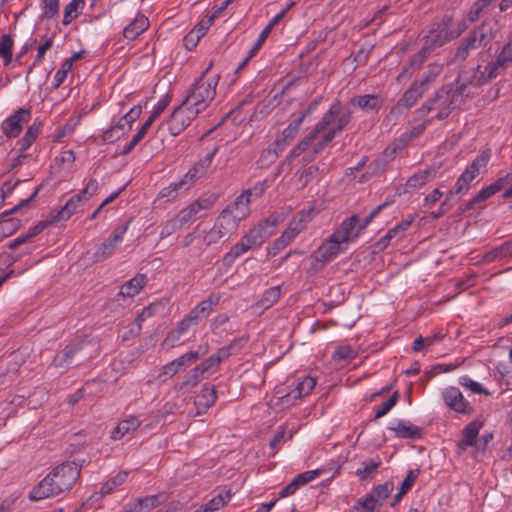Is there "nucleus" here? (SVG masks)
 <instances>
[{
	"instance_id": "nucleus-1",
	"label": "nucleus",
	"mask_w": 512,
	"mask_h": 512,
	"mask_svg": "<svg viewBox=\"0 0 512 512\" xmlns=\"http://www.w3.org/2000/svg\"><path fill=\"white\" fill-rule=\"evenodd\" d=\"M473 85L470 73L461 72L452 87H441L430 96L419 109L421 115L436 112L432 119L444 120L452 110L463 101L464 98L473 94Z\"/></svg>"
},
{
	"instance_id": "nucleus-2",
	"label": "nucleus",
	"mask_w": 512,
	"mask_h": 512,
	"mask_svg": "<svg viewBox=\"0 0 512 512\" xmlns=\"http://www.w3.org/2000/svg\"><path fill=\"white\" fill-rule=\"evenodd\" d=\"M81 470L82 464L76 461L59 464L31 490L30 500L38 501L69 491L79 479Z\"/></svg>"
},
{
	"instance_id": "nucleus-3",
	"label": "nucleus",
	"mask_w": 512,
	"mask_h": 512,
	"mask_svg": "<svg viewBox=\"0 0 512 512\" xmlns=\"http://www.w3.org/2000/svg\"><path fill=\"white\" fill-rule=\"evenodd\" d=\"M342 105L339 100H336L329 110L323 115L321 120L315 125L313 130L304 138L298 147L293 149L290 156H298L304 151L308 145L313 141L317 135L323 133L322 140L319 143L320 148L326 146L331 142L336 135L340 134L345 127L350 123L352 116L351 112L347 111L341 114Z\"/></svg>"
},
{
	"instance_id": "nucleus-4",
	"label": "nucleus",
	"mask_w": 512,
	"mask_h": 512,
	"mask_svg": "<svg viewBox=\"0 0 512 512\" xmlns=\"http://www.w3.org/2000/svg\"><path fill=\"white\" fill-rule=\"evenodd\" d=\"M512 63V31L508 37L507 43L503 46L496 59L486 66L477 65V67L465 71L470 73L473 87H480L493 78L504 73Z\"/></svg>"
},
{
	"instance_id": "nucleus-5",
	"label": "nucleus",
	"mask_w": 512,
	"mask_h": 512,
	"mask_svg": "<svg viewBox=\"0 0 512 512\" xmlns=\"http://www.w3.org/2000/svg\"><path fill=\"white\" fill-rule=\"evenodd\" d=\"M495 24L492 22H483L465 37L457 47L453 62L465 61L472 51L486 47L495 38Z\"/></svg>"
},
{
	"instance_id": "nucleus-6",
	"label": "nucleus",
	"mask_w": 512,
	"mask_h": 512,
	"mask_svg": "<svg viewBox=\"0 0 512 512\" xmlns=\"http://www.w3.org/2000/svg\"><path fill=\"white\" fill-rule=\"evenodd\" d=\"M211 67L212 63H210V65L202 72L201 76L192 86L191 91L184 99V101L194 107L198 113L205 110L216 95V86L220 76L215 75L212 78H207V74Z\"/></svg>"
},
{
	"instance_id": "nucleus-7",
	"label": "nucleus",
	"mask_w": 512,
	"mask_h": 512,
	"mask_svg": "<svg viewBox=\"0 0 512 512\" xmlns=\"http://www.w3.org/2000/svg\"><path fill=\"white\" fill-rule=\"evenodd\" d=\"M490 156L491 154L489 150L481 152L458 177L453 189L450 191V195L466 194L471 188L472 182L479 176L481 172L485 171L490 160Z\"/></svg>"
},
{
	"instance_id": "nucleus-8",
	"label": "nucleus",
	"mask_w": 512,
	"mask_h": 512,
	"mask_svg": "<svg viewBox=\"0 0 512 512\" xmlns=\"http://www.w3.org/2000/svg\"><path fill=\"white\" fill-rule=\"evenodd\" d=\"M199 113L194 107L190 106L184 100L174 109L170 118L168 119V130L173 136L179 135L197 117Z\"/></svg>"
},
{
	"instance_id": "nucleus-9",
	"label": "nucleus",
	"mask_w": 512,
	"mask_h": 512,
	"mask_svg": "<svg viewBox=\"0 0 512 512\" xmlns=\"http://www.w3.org/2000/svg\"><path fill=\"white\" fill-rule=\"evenodd\" d=\"M41 188H42V184H40L35 189V191L31 194V196L29 198L21 200L12 209L0 214V241L2 239H4L5 237L12 235L21 226V221L19 219H17V218L6 219V217L16 213L21 208L27 207L37 197Z\"/></svg>"
},
{
	"instance_id": "nucleus-10",
	"label": "nucleus",
	"mask_w": 512,
	"mask_h": 512,
	"mask_svg": "<svg viewBox=\"0 0 512 512\" xmlns=\"http://www.w3.org/2000/svg\"><path fill=\"white\" fill-rule=\"evenodd\" d=\"M502 177L497 179L492 184L482 188L475 196H473L470 200H468L463 206L459 207V211L462 214L467 213L470 210H474L477 208H482L481 204L495 195L497 192L501 191L504 185L507 182V178Z\"/></svg>"
},
{
	"instance_id": "nucleus-11",
	"label": "nucleus",
	"mask_w": 512,
	"mask_h": 512,
	"mask_svg": "<svg viewBox=\"0 0 512 512\" xmlns=\"http://www.w3.org/2000/svg\"><path fill=\"white\" fill-rule=\"evenodd\" d=\"M442 399L448 408L458 414L472 415L474 413L473 406L464 398L457 387L451 386L444 389Z\"/></svg>"
},
{
	"instance_id": "nucleus-12",
	"label": "nucleus",
	"mask_w": 512,
	"mask_h": 512,
	"mask_svg": "<svg viewBox=\"0 0 512 512\" xmlns=\"http://www.w3.org/2000/svg\"><path fill=\"white\" fill-rule=\"evenodd\" d=\"M452 34L453 17L451 15H444L439 21L434 22L428 32L430 40L440 47L455 39Z\"/></svg>"
},
{
	"instance_id": "nucleus-13",
	"label": "nucleus",
	"mask_w": 512,
	"mask_h": 512,
	"mask_svg": "<svg viewBox=\"0 0 512 512\" xmlns=\"http://www.w3.org/2000/svg\"><path fill=\"white\" fill-rule=\"evenodd\" d=\"M31 118L29 109L20 108L10 117H8L1 125L2 132L8 138L17 137L23 128V124L27 123Z\"/></svg>"
},
{
	"instance_id": "nucleus-14",
	"label": "nucleus",
	"mask_w": 512,
	"mask_h": 512,
	"mask_svg": "<svg viewBox=\"0 0 512 512\" xmlns=\"http://www.w3.org/2000/svg\"><path fill=\"white\" fill-rule=\"evenodd\" d=\"M127 228L128 225L126 224L115 229L113 233L100 245L99 249L94 254L96 262L103 261L113 254L118 243L122 241Z\"/></svg>"
},
{
	"instance_id": "nucleus-15",
	"label": "nucleus",
	"mask_w": 512,
	"mask_h": 512,
	"mask_svg": "<svg viewBox=\"0 0 512 512\" xmlns=\"http://www.w3.org/2000/svg\"><path fill=\"white\" fill-rule=\"evenodd\" d=\"M213 204L214 201L210 198L197 199L188 207L182 209L175 217L183 228V226L192 221L201 210H208Z\"/></svg>"
},
{
	"instance_id": "nucleus-16",
	"label": "nucleus",
	"mask_w": 512,
	"mask_h": 512,
	"mask_svg": "<svg viewBox=\"0 0 512 512\" xmlns=\"http://www.w3.org/2000/svg\"><path fill=\"white\" fill-rule=\"evenodd\" d=\"M483 424V421L475 419L464 427L462 430L461 439L457 442V449L459 452H463L468 447L477 445L479 431Z\"/></svg>"
},
{
	"instance_id": "nucleus-17",
	"label": "nucleus",
	"mask_w": 512,
	"mask_h": 512,
	"mask_svg": "<svg viewBox=\"0 0 512 512\" xmlns=\"http://www.w3.org/2000/svg\"><path fill=\"white\" fill-rule=\"evenodd\" d=\"M217 151L218 148L215 147L211 152H209L205 157L198 160L193 165V167L188 170V172L182 178L183 180H186L187 185L194 183L196 179H199L206 173Z\"/></svg>"
},
{
	"instance_id": "nucleus-18",
	"label": "nucleus",
	"mask_w": 512,
	"mask_h": 512,
	"mask_svg": "<svg viewBox=\"0 0 512 512\" xmlns=\"http://www.w3.org/2000/svg\"><path fill=\"white\" fill-rule=\"evenodd\" d=\"M217 151L218 148L215 147L211 152H209L205 157L198 160L193 165V167L188 170V172L182 178L183 180H186L187 185L194 183L196 179H199L206 173Z\"/></svg>"
},
{
	"instance_id": "nucleus-19",
	"label": "nucleus",
	"mask_w": 512,
	"mask_h": 512,
	"mask_svg": "<svg viewBox=\"0 0 512 512\" xmlns=\"http://www.w3.org/2000/svg\"><path fill=\"white\" fill-rule=\"evenodd\" d=\"M343 243L338 239L333 238L331 234L328 239H326L322 245L316 250L315 256L318 261L321 262H329L334 257H336L341 251V245Z\"/></svg>"
},
{
	"instance_id": "nucleus-20",
	"label": "nucleus",
	"mask_w": 512,
	"mask_h": 512,
	"mask_svg": "<svg viewBox=\"0 0 512 512\" xmlns=\"http://www.w3.org/2000/svg\"><path fill=\"white\" fill-rule=\"evenodd\" d=\"M213 227L224 237V242H226L237 232L239 224L229 216L228 212L222 211Z\"/></svg>"
},
{
	"instance_id": "nucleus-21",
	"label": "nucleus",
	"mask_w": 512,
	"mask_h": 512,
	"mask_svg": "<svg viewBox=\"0 0 512 512\" xmlns=\"http://www.w3.org/2000/svg\"><path fill=\"white\" fill-rule=\"evenodd\" d=\"M249 203V199H245L244 195L241 193L223 211L228 212L229 216L239 224V222L245 219L249 214Z\"/></svg>"
},
{
	"instance_id": "nucleus-22",
	"label": "nucleus",
	"mask_w": 512,
	"mask_h": 512,
	"mask_svg": "<svg viewBox=\"0 0 512 512\" xmlns=\"http://www.w3.org/2000/svg\"><path fill=\"white\" fill-rule=\"evenodd\" d=\"M84 203L85 201L78 194H75L66 202V204L59 211H57L56 213H50L49 215L54 224L58 221H66L74 213H76L77 209Z\"/></svg>"
},
{
	"instance_id": "nucleus-23",
	"label": "nucleus",
	"mask_w": 512,
	"mask_h": 512,
	"mask_svg": "<svg viewBox=\"0 0 512 512\" xmlns=\"http://www.w3.org/2000/svg\"><path fill=\"white\" fill-rule=\"evenodd\" d=\"M397 438L419 440L423 437V429L412 425L409 421H399L394 427L389 428Z\"/></svg>"
},
{
	"instance_id": "nucleus-24",
	"label": "nucleus",
	"mask_w": 512,
	"mask_h": 512,
	"mask_svg": "<svg viewBox=\"0 0 512 512\" xmlns=\"http://www.w3.org/2000/svg\"><path fill=\"white\" fill-rule=\"evenodd\" d=\"M148 282L146 274L138 273L132 279L121 285L118 295L122 297H134L145 287Z\"/></svg>"
},
{
	"instance_id": "nucleus-25",
	"label": "nucleus",
	"mask_w": 512,
	"mask_h": 512,
	"mask_svg": "<svg viewBox=\"0 0 512 512\" xmlns=\"http://www.w3.org/2000/svg\"><path fill=\"white\" fill-rule=\"evenodd\" d=\"M272 233L273 231L271 229H268L264 224L259 223L256 227L250 229V231L242 238L251 249L253 247L261 246Z\"/></svg>"
},
{
	"instance_id": "nucleus-26",
	"label": "nucleus",
	"mask_w": 512,
	"mask_h": 512,
	"mask_svg": "<svg viewBox=\"0 0 512 512\" xmlns=\"http://www.w3.org/2000/svg\"><path fill=\"white\" fill-rule=\"evenodd\" d=\"M358 223V217L352 215L345 219L340 226L332 233L333 238L338 239L342 243H347L349 240L357 237V233L353 235L356 224Z\"/></svg>"
},
{
	"instance_id": "nucleus-27",
	"label": "nucleus",
	"mask_w": 512,
	"mask_h": 512,
	"mask_svg": "<svg viewBox=\"0 0 512 512\" xmlns=\"http://www.w3.org/2000/svg\"><path fill=\"white\" fill-rule=\"evenodd\" d=\"M217 399L215 386H204L200 393L196 396L195 405L198 408V414L206 412Z\"/></svg>"
},
{
	"instance_id": "nucleus-28",
	"label": "nucleus",
	"mask_w": 512,
	"mask_h": 512,
	"mask_svg": "<svg viewBox=\"0 0 512 512\" xmlns=\"http://www.w3.org/2000/svg\"><path fill=\"white\" fill-rule=\"evenodd\" d=\"M443 65L437 62L430 63L427 70L423 73L420 79L414 81L422 91H427L429 87L434 83L436 78L441 74Z\"/></svg>"
},
{
	"instance_id": "nucleus-29",
	"label": "nucleus",
	"mask_w": 512,
	"mask_h": 512,
	"mask_svg": "<svg viewBox=\"0 0 512 512\" xmlns=\"http://www.w3.org/2000/svg\"><path fill=\"white\" fill-rule=\"evenodd\" d=\"M148 27V18L142 14H138L136 18L124 28L123 35L126 39L134 40Z\"/></svg>"
},
{
	"instance_id": "nucleus-30",
	"label": "nucleus",
	"mask_w": 512,
	"mask_h": 512,
	"mask_svg": "<svg viewBox=\"0 0 512 512\" xmlns=\"http://www.w3.org/2000/svg\"><path fill=\"white\" fill-rule=\"evenodd\" d=\"M141 422L137 417L131 416L128 419L122 420L113 429L111 438L113 440H120L125 435L136 431L140 427Z\"/></svg>"
},
{
	"instance_id": "nucleus-31",
	"label": "nucleus",
	"mask_w": 512,
	"mask_h": 512,
	"mask_svg": "<svg viewBox=\"0 0 512 512\" xmlns=\"http://www.w3.org/2000/svg\"><path fill=\"white\" fill-rule=\"evenodd\" d=\"M83 348L82 343H70L63 351L62 355H56L53 359L55 367H67L71 364L72 359L80 353Z\"/></svg>"
},
{
	"instance_id": "nucleus-32",
	"label": "nucleus",
	"mask_w": 512,
	"mask_h": 512,
	"mask_svg": "<svg viewBox=\"0 0 512 512\" xmlns=\"http://www.w3.org/2000/svg\"><path fill=\"white\" fill-rule=\"evenodd\" d=\"M313 209L309 208L308 210H303L298 212L290 222V240L296 237L300 232H302L307 223H309L312 219Z\"/></svg>"
},
{
	"instance_id": "nucleus-33",
	"label": "nucleus",
	"mask_w": 512,
	"mask_h": 512,
	"mask_svg": "<svg viewBox=\"0 0 512 512\" xmlns=\"http://www.w3.org/2000/svg\"><path fill=\"white\" fill-rule=\"evenodd\" d=\"M425 91H422L415 83H412L411 86L403 93L401 98L398 100L396 104V108L400 110L401 108L409 109L411 108L417 100L424 94Z\"/></svg>"
},
{
	"instance_id": "nucleus-34",
	"label": "nucleus",
	"mask_w": 512,
	"mask_h": 512,
	"mask_svg": "<svg viewBox=\"0 0 512 512\" xmlns=\"http://www.w3.org/2000/svg\"><path fill=\"white\" fill-rule=\"evenodd\" d=\"M394 485L392 482H385L379 484L372 490L371 493L365 496V498H372V504L376 508L381 506L383 502L390 496L393 491Z\"/></svg>"
},
{
	"instance_id": "nucleus-35",
	"label": "nucleus",
	"mask_w": 512,
	"mask_h": 512,
	"mask_svg": "<svg viewBox=\"0 0 512 512\" xmlns=\"http://www.w3.org/2000/svg\"><path fill=\"white\" fill-rule=\"evenodd\" d=\"M296 381L295 389L290 390V397H293L294 399H300L307 396L316 385V379L310 376H305L302 379L297 378Z\"/></svg>"
},
{
	"instance_id": "nucleus-36",
	"label": "nucleus",
	"mask_w": 512,
	"mask_h": 512,
	"mask_svg": "<svg viewBox=\"0 0 512 512\" xmlns=\"http://www.w3.org/2000/svg\"><path fill=\"white\" fill-rule=\"evenodd\" d=\"M323 473V469H315L302 472L290 481V494L294 493L297 489L308 484L316 479Z\"/></svg>"
},
{
	"instance_id": "nucleus-37",
	"label": "nucleus",
	"mask_w": 512,
	"mask_h": 512,
	"mask_svg": "<svg viewBox=\"0 0 512 512\" xmlns=\"http://www.w3.org/2000/svg\"><path fill=\"white\" fill-rule=\"evenodd\" d=\"M288 89V82L280 81L277 85L273 87L271 93H273V97L269 100L268 105L275 108L280 104H284V108L288 103V99L286 98V90Z\"/></svg>"
},
{
	"instance_id": "nucleus-38",
	"label": "nucleus",
	"mask_w": 512,
	"mask_h": 512,
	"mask_svg": "<svg viewBox=\"0 0 512 512\" xmlns=\"http://www.w3.org/2000/svg\"><path fill=\"white\" fill-rule=\"evenodd\" d=\"M281 295V286H274L266 290L261 299L255 304L256 308L266 310L270 308Z\"/></svg>"
},
{
	"instance_id": "nucleus-39",
	"label": "nucleus",
	"mask_w": 512,
	"mask_h": 512,
	"mask_svg": "<svg viewBox=\"0 0 512 512\" xmlns=\"http://www.w3.org/2000/svg\"><path fill=\"white\" fill-rule=\"evenodd\" d=\"M248 250H250V247L249 245H247V243L244 241L243 238H241V240L236 243L235 245H233L230 249L229 252H227L224 256H223V264L225 266H231L232 263L240 256H242L244 253H246Z\"/></svg>"
},
{
	"instance_id": "nucleus-40",
	"label": "nucleus",
	"mask_w": 512,
	"mask_h": 512,
	"mask_svg": "<svg viewBox=\"0 0 512 512\" xmlns=\"http://www.w3.org/2000/svg\"><path fill=\"white\" fill-rule=\"evenodd\" d=\"M354 102L365 111L379 110L382 105L379 96L375 94L358 96L354 99Z\"/></svg>"
},
{
	"instance_id": "nucleus-41",
	"label": "nucleus",
	"mask_w": 512,
	"mask_h": 512,
	"mask_svg": "<svg viewBox=\"0 0 512 512\" xmlns=\"http://www.w3.org/2000/svg\"><path fill=\"white\" fill-rule=\"evenodd\" d=\"M425 59L420 56L418 53L414 54L410 60L409 63L403 67L402 71L398 75L397 79L398 81H401V79L409 78L415 71L420 69L422 64L424 63Z\"/></svg>"
},
{
	"instance_id": "nucleus-42",
	"label": "nucleus",
	"mask_w": 512,
	"mask_h": 512,
	"mask_svg": "<svg viewBox=\"0 0 512 512\" xmlns=\"http://www.w3.org/2000/svg\"><path fill=\"white\" fill-rule=\"evenodd\" d=\"M431 176L430 170H423L419 171L412 176L409 177V179L406 181V191L409 192V189H417L425 185Z\"/></svg>"
},
{
	"instance_id": "nucleus-43",
	"label": "nucleus",
	"mask_w": 512,
	"mask_h": 512,
	"mask_svg": "<svg viewBox=\"0 0 512 512\" xmlns=\"http://www.w3.org/2000/svg\"><path fill=\"white\" fill-rule=\"evenodd\" d=\"M231 498L230 491H225L214 496L208 503L201 508L205 512H213L222 508Z\"/></svg>"
},
{
	"instance_id": "nucleus-44",
	"label": "nucleus",
	"mask_w": 512,
	"mask_h": 512,
	"mask_svg": "<svg viewBox=\"0 0 512 512\" xmlns=\"http://www.w3.org/2000/svg\"><path fill=\"white\" fill-rule=\"evenodd\" d=\"M13 40L10 35L3 34L0 38V57L4 60V65L12 61Z\"/></svg>"
},
{
	"instance_id": "nucleus-45",
	"label": "nucleus",
	"mask_w": 512,
	"mask_h": 512,
	"mask_svg": "<svg viewBox=\"0 0 512 512\" xmlns=\"http://www.w3.org/2000/svg\"><path fill=\"white\" fill-rule=\"evenodd\" d=\"M41 123H33L26 131L23 138L19 141L20 150H27L33 142L36 140L39 132H40Z\"/></svg>"
},
{
	"instance_id": "nucleus-46",
	"label": "nucleus",
	"mask_w": 512,
	"mask_h": 512,
	"mask_svg": "<svg viewBox=\"0 0 512 512\" xmlns=\"http://www.w3.org/2000/svg\"><path fill=\"white\" fill-rule=\"evenodd\" d=\"M382 464V461L379 457L370 459L367 462H364V467L362 469H358L356 474L360 478V480H366L372 477L376 469Z\"/></svg>"
},
{
	"instance_id": "nucleus-47",
	"label": "nucleus",
	"mask_w": 512,
	"mask_h": 512,
	"mask_svg": "<svg viewBox=\"0 0 512 512\" xmlns=\"http://www.w3.org/2000/svg\"><path fill=\"white\" fill-rule=\"evenodd\" d=\"M128 477V472L121 471L113 478L109 479L105 484L102 485L100 493L106 495L111 493L116 487L122 485Z\"/></svg>"
},
{
	"instance_id": "nucleus-48",
	"label": "nucleus",
	"mask_w": 512,
	"mask_h": 512,
	"mask_svg": "<svg viewBox=\"0 0 512 512\" xmlns=\"http://www.w3.org/2000/svg\"><path fill=\"white\" fill-rule=\"evenodd\" d=\"M358 352L350 345H341L333 353V360L346 361L357 357Z\"/></svg>"
},
{
	"instance_id": "nucleus-49",
	"label": "nucleus",
	"mask_w": 512,
	"mask_h": 512,
	"mask_svg": "<svg viewBox=\"0 0 512 512\" xmlns=\"http://www.w3.org/2000/svg\"><path fill=\"white\" fill-rule=\"evenodd\" d=\"M221 296L219 294H211L208 298L201 301L196 308L203 316L208 317L213 308L219 304Z\"/></svg>"
},
{
	"instance_id": "nucleus-50",
	"label": "nucleus",
	"mask_w": 512,
	"mask_h": 512,
	"mask_svg": "<svg viewBox=\"0 0 512 512\" xmlns=\"http://www.w3.org/2000/svg\"><path fill=\"white\" fill-rule=\"evenodd\" d=\"M398 392H395L389 399L374 407L375 419H379L386 415L397 403Z\"/></svg>"
},
{
	"instance_id": "nucleus-51",
	"label": "nucleus",
	"mask_w": 512,
	"mask_h": 512,
	"mask_svg": "<svg viewBox=\"0 0 512 512\" xmlns=\"http://www.w3.org/2000/svg\"><path fill=\"white\" fill-rule=\"evenodd\" d=\"M161 504L159 495H151L143 498H138L135 508L141 512L143 508L151 510Z\"/></svg>"
},
{
	"instance_id": "nucleus-52",
	"label": "nucleus",
	"mask_w": 512,
	"mask_h": 512,
	"mask_svg": "<svg viewBox=\"0 0 512 512\" xmlns=\"http://www.w3.org/2000/svg\"><path fill=\"white\" fill-rule=\"evenodd\" d=\"M199 358L198 351H190L173 360L172 362L175 364L178 370H182L185 367L192 365Z\"/></svg>"
},
{
	"instance_id": "nucleus-53",
	"label": "nucleus",
	"mask_w": 512,
	"mask_h": 512,
	"mask_svg": "<svg viewBox=\"0 0 512 512\" xmlns=\"http://www.w3.org/2000/svg\"><path fill=\"white\" fill-rule=\"evenodd\" d=\"M202 378L203 375L200 372H196V368H194L191 373L186 375L184 380L181 383L176 384L174 388L179 391L186 387H194Z\"/></svg>"
},
{
	"instance_id": "nucleus-54",
	"label": "nucleus",
	"mask_w": 512,
	"mask_h": 512,
	"mask_svg": "<svg viewBox=\"0 0 512 512\" xmlns=\"http://www.w3.org/2000/svg\"><path fill=\"white\" fill-rule=\"evenodd\" d=\"M59 0H42V18L52 19L58 14Z\"/></svg>"
},
{
	"instance_id": "nucleus-55",
	"label": "nucleus",
	"mask_w": 512,
	"mask_h": 512,
	"mask_svg": "<svg viewBox=\"0 0 512 512\" xmlns=\"http://www.w3.org/2000/svg\"><path fill=\"white\" fill-rule=\"evenodd\" d=\"M288 146V128H285L280 135L276 137L272 144L269 145L268 148L274 150L276 155L279 156V153L283 152Z\"/></svg>"
},
{
	"instance_id": "nucleus-56",
	"label": "nucleus",
	"mask_w": 512,
	"mask_h": 512,
	"mask_svg": "<svg viewBox=\"0 0 512 512\" xmlns=\"http://www.w3.org/2000/svg\"><path fill=\"white\" fill-rule=\"evenodd\" d=\"M267 180H263L260 182L255 183L251 188L246 189L242 192L245 199H249V202L251 201V198H258L263 195L267 188Z\"/></svg>"
},
{
	"instance_id": "nucleus-57",
	"label": "nucleus",
	"mask_w": 512,
	"mask_h": 512,
	"mask_svg": "<svg viewBox=\"0 0 512 512\" xmlns=\"http://www.w3.org/2000/svg\"><path fill=\"white\" fill-rule=\"evenodd\" d=\"M79 2H82V0H72L65 6L63 15V25H68L78 16L77 6Z\"/></svg>"
},
{
	"instance_id": "nucleus-58",
	"label": "nucleus",
	"mask_w": 512,
	"mask_h": 512,
	"mask_svg": "<svg viewBox=\"0 0 512 512\" xmlns=\"http://www.w3.org/2000/svg\"><path fill=\"white\" fill-rule=\"evenodd\" d=\"M181 229H182L181 225L179 224L178 220L174 216L172 219L168 220L163 225V227L160 231V238L164 239Z\"/></svg>"
},
{
	"instance_id": "nucleus-59",
	"label": "nucleus",
	"mask_w": 512,
	"mask_h": 512,
	"mask_svg": "<svg viewBox=\"0 0 512 512\" xmlns=\"http://www.w3.org/2000/svg\"><path fill=\"white\" fill-rule=\"evenodd\" d=\"M419 474L420 469H412L408 471L405 479L403 480L400 486V489H402V493H407L412 488Z\"/></svg>"
},
{
	"instance_id": "nucleus-60",
	"label": "nucleus",
	"mask_w": 512,
	"mask_h": 512,
	"mask_svg": "<svg viewBox=\"0 0 512 512\" xmlns=\"http://www.w3.org/2000/svg\"><path fill=\"white\" fill-rule=\"evenodd\" d=\"M288 235V229H286L280 238H278L272 247L268 249V256H276L281 250H283L288 245V240L286 239Z\"/></svg>"
},
{
	"instance_id": "nucleus-61",
	"label": "nucleus",
	"mask_w": 512,
	"mask_h": 512,
	"mask_svg": "<svg viewBox=\"0 0 512 512\" xmlns=\"http://www.w3.org/2000/svg\"><path fill=\"white\" fill-rule=\"evenodd\" d=\"M460 384L468 389H470L472 392L474 393H478V394H484V395H489L490 393L484 389L481 384H479L478 382L476 381H473L472 379H470L469 377L465 376V377H462L460 379Z\"/></svg>"
},
{
	"instance_id": "nucleus-62",
	"label": "nucleus",
	"mask_w": 512,
	"mask_h": 512,
	"mask_svg": "<svg viewBox=\"0 0 512 512\" xmlns=\"http://www.w3.org/2000/svg\"><path fill=\"white\" fill-rule=\"evenodd\" d=\"M438 47L440 46L436 45L433 41H431L430 36L427 34L423 38L422 47L417 53L426 60L431 55V53Z\"/></svg>"
},
{
	"instance_id": "nucleus-63",
	"label": "nucleus",
	"mask_w": 512,
	"mask_h": 512,
	"mask_svg": "<svg viewBox=\"0 0 512 512\" xmlns=\"http://www.w3.org/2000/svg\"><path fill=\"white\" fill-rule=\"evenodd\" d=\"M375 507L372 504V498H360L357 504L349 512H373Z\"/></svg>"
},
{
	"instance_id": "nucleus-64",
	"label": "nucleus",
	"mask_w": 512,
	"mask_h": 512,
	"mask_svg": "<svg viewBox=\"0 0 512 512\" xmlns=\"http://www.w3.org/2000/svg\"><path fill=\"white\" fill-rule=\"evenodd\" d=\"M97 189L98 182L96 179L92 178L78 195L86 202L96 193Z\"/></svg>"
}]
</instances>
